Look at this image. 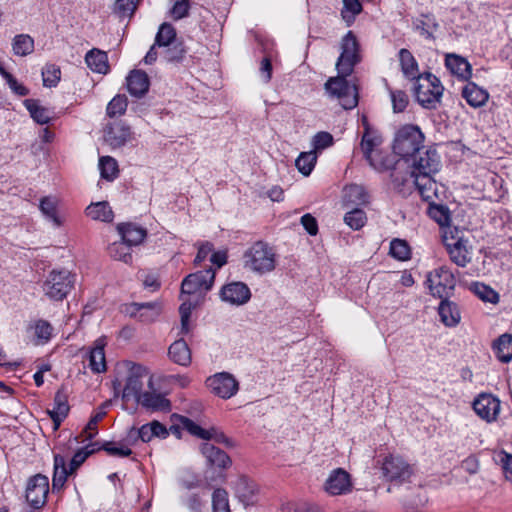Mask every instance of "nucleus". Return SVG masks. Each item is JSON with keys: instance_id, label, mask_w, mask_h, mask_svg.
Masks as SVG:
<instances>
[{"instance_id": "72a5a7b5", "label": "nucleus", "mask_w": 512, "mask_h": 512, "mask_svg": "<svg viewBox=\"0 0 512 512\" xmlns=\"http://www.w3.org/2000/svg\"><path fill=\"white\" fill-rule=\"evenodd\" d=\"M462 96L470 106L475 108L483 106L489 98L488 92L473 82L465 85Z\"/></svg>"}, {"instance_id": "a18cd8bd", "label": "nucleus", "mask_w": 512, "mask_h": 512, "mask_svg": "<svg viewBox=\"0 0 512 512\" xmlns=\"http://www.w3.org/2000/svg\"><path fill=\"white\" fill-rule=\"evenodd\" d=\"M30 329L33 330L35 344L37 345L47 343L53 332L51 324L43 319L35 321L34 324L30 326Z\"/></svg>"}, {"instance_id": "37998d69", "label": "nucleus", "mask_w": 512, "mask_h": 512, "mask_svg": "<svg viewBox=\"0 0 512 512\" xmlns=\"http://www.w3.org/2000/svg\"><path fill=\"white\" fill-rule=\"evenodd\" d=\"M12 49L17 56H27L34 51V39L28 34H18L13 38Z\"/></svg>"}, {"instance_id": "f3484780", "label": "nucleus", "mask_w": 512, "mask_h": 512, "mask_svg": "<svg viewBox=\"0 0 512 512\" xmlns=\"http://www.w3.org/2000/svg\"><path fill=\"white\" fill-rule=\"evenodd\" d=\"M352 490L351 475L343 468L333 469L324 483V491L330 496L346 495Z\"/></svg>"}, {"instance_id": "393cba45", "label": "nucleus", "mask_w": 512, "mask_h": 512, "mask_svg": "<svg viewBox=\"0 0 512 512\" xmlns=\"http://www.w3.org/2000/svg\"><path fill=\"white\" fill-rule=\"evenodd\" d=\"M70 407L68 404V397L62 390H58L54 396V405L52 409L47 410L51 417L54 429L57 430L63 420L68 416Z\"/></svg>"}, {"instance_id": "864d4df0", "label": "nucleus", "mask_w": 512, "mask_h": 512, "mask_svg": "<svg viewBox=\"0 0 512 512\" xmlns=\"http://www.w3.org/2000/svg\"><path fill=\"white\" fill-rule=\"evenodd\" d=\"M367 221L366 213L359 208H354L344 216V222L353 230H359Z\"/></svg>"}, {"instance_id": "bb28decb", "label": "nucleus", "mask_w": 512, "mask_h": 512, "mask_svg": "<svg viewBox=\"0 0 512 512\" xmlns=\"http://www.w3.org/2000/svg\"><path fill=\"white\" fill-rule=\"evenodd\" d=\"M126 81L129 93L136 98L144 96L149 89V78L143 71L134 70L130 72Z\"/></svg>"}, {"instance_id": "de8ad7c7", "label": "nucleus", "mask_w": 512, "mask_h": 512, "mask_svg": "<svg viewBox=\"0 0 512 512\" xmlns=\"http://www.w3.org/2000/svg\"><path fill=\"white\" fill-rule=\"evenodd\" d=\"M342 2L341 17L347 26H351L356 16L363 10L362 4L359 0H342Z\"/></svg>"}, {"instance_id": "c9c22d12", "label": "nucleus", "mask_w": 512, "mask_h": 512, "mask_svg": "<svg viewBox=\"0 0 512 512\" xmlns=\"http://www.w3.org/2000/svg\"><path fill=\"white\" fill-rule=\"evenodd\" d=\"M399 62L401 66V71L404 76L411 80L418 79L419 76V68L418 63L412 53L405 48L400 49L399 53Z\"/></svg>"}, {"instance_id": "dca6fc26", "label": "nucleus", "mask_w": 512, "mask_h": 512, "mask_svg": "<svg viewBox=\"0 0 512 512\" xmlns=\"http://www.w3.org/2000/svg\"><path fill=\"white\" fill-rule=\"evenodd\" d=\"M472 406L477 416L487 423H493L499 416L501 402L493 394L481 393L474 399Z\"/></svg>"}, {"instance_id": "e433bc0d", "label": "nucleus", "mask_w": 512, "mask_h": 512, "mask_svg": "<svg viewBox=\"0 0 512 512\" xmlns=\"http://www.w3.org/2000/svg\"><path fill=\"white\" fill-rule=\"evenodd\" d=\"M497 359L502 363L512 361V334H502L494 342L492 346Z\"/></svg>"}, {"instance_id": "2f4dec72", "label": "nucleus", "mask_w": 512, "mask_h": 512, "mask_svg": "<svg viewBox=\"0 0 512 512\" xmlns=\"http://www.w3.org/2000/svg\"><path fill=\"white\" fill-rule=\"evenodd\" d=\"M169 358L176 364L188 366L191 363V351L183 339L174 341L168 349Z\"/></svg>"}, {"instance_id": "09e8293b", "label": "nucleus", "mask_w": 512, "mask_h": 512, "mask_svg": "<svg viewBox=\"0 0 512 512\" xmlns=\"http://www.w3.org/2000/svg\"><path fill=\"white\" fill-rule=\"evenodd\" d=\"M99 170L101 177L107 181H113L119 173L117 161L111 156L100 157Z\"/></svg>"}, {"instance_id": "bf43d9fd", "label": "nucleus", "mask_w": 512, "mask_h": 512, "mask_svg": "<svg viewBox=\"0 0 512 512\" xmlns=\"http://www.w3.org/2000/svg\"><path fill=\"white\" fill-rule=\"evenodd\" d=\"M182 304L179 307V313L181 318V333L187 334L190 331L189 320L192 309L195 304L189 299H182Z\"/></svg>"}, {"instance_id": "f704fd0d", "label": "nucleus", "mask_w": 512, "mask_h": 512, "mask_svg": "<svg viewBox=\"0 0 512 512\" xmlns=\"http://www.w3.org/2000/svg\"><path fill=\"white\" fill-rule=\"evenodd\" d=\"M343 201L345 205H366L369 203V194L366 189L358 184H351L343 190Z\"/></svg>"}, {"instance_id": "0e129e2a", "label": "nucleus", "mask_w": 512, "mask_h": 512, "mask_svg": "<svg viewBox=\"0 0 512 512\" xmlns=\"http://www.w3.org/2000/svg\"><path fill=\"white\" fill-rule=\"evenodd\" d=\"M393 111L395 113L403 112L409 102L407 94L402 90H390Z\"/></svg>"}, {"instance_id": "e2e57ef3", "label": "nucleus", "mask_w": 512, "mask_h": 512, "mask_svg": "<svg viewBox=\"0 0 512 512\" xmlns=\"http://www.w3.org/2000/svg\"><path fill=\"white\" fill-rule=\"evenodd\" d=\"M166 49L164 51V57L169 62H179L183 59L186 50L182 43L175 42L170 46H164Z\"/></svg>"}, {"instance_id": "3c124183", "label": "nucleus", "mask_w": 512, "mask_h": 512, "mask_svg": "<svg viewBox=\"0 0 512 512\" xmlns=\"http://www.w3.org/2000/svg\"><path fill=\"white\" fill-rule=\"evenodd\" d=\"M317 154L315 151L302 152L295 161V165L300 173L309 176L315 167Z\"/></svg>"}, {"instance_id": "4c0bfd02", "label": "nucleus", "mask_w": 512, "mask_h": 512, "mask_svg": "<svg viewBox=\"0 0 512 512\" xmlns=\"http://www.w3.org/2000/svg\"><path fill=\"white\" fill-rule=\"evenodd\" d=\"M86 215L93 220L102 222H112L114 213L109 203L106 201L91 203L85 210Z\"/></svg>"}, {"instance_id": "2eb2a0df", "label": "nucleus", "mask_w": 512, "mask_h": 512, "mask_svg": "<svg viewBox=\"0 0 512 512\" xmlns=\"http://www.w3.org/2000/svg\"><path fill=\"white\" fill-rule=\"evenodd\" d=\"M382 473L390 482L403 483L410 479L412 468L402 457L389 455L383 461Z\"/></svg>"}, {"instance_id": "6e6552de", "label": "nucleus", "mask_w": 512, "mask_h": 512, "mask_svg": "<svg viewBox=\"0 0 512 512\" xmlns=\"http://www.w3.org/2000/svg\"><path fill=\"white\" fill-rule=\"evenodd\" d=\"M94 450L77 451L72 457L69 467L66 466V459L64 456L60 454L54 455V465H53V477H52V489L61 490L66 481L67 477L76 471L80 465L86 460V458L93 452Z\"/></svg>"}, {"instance_id": "6ab92c4d", "label": "nucleus", "mask_w": 512, "mask_h": 512, "mask_svg": "<svg viewBox=\"0 0 512 512\" xmlns=\"http://www.w3.org/2000/svg\"><path fill=\"white\" fill-rule=\"evenodd\" d=\"M168 434L166 427L158 421H152L144 424L139 429L132 427L127 433L128 442L133 445H135L138 440H141L142 442H149L154 437L164 439Z\"/></svg>"}, {"instance_id": "c85d7f7f", "label": "nucleus", "mask_w": 512, "mask_h": 512, "mask_svg": "<svg viewBox=\"0 0 512 512\" xmlns=\"http://www.w3.org/2000/svg\"><path fill=\"white\" fill-rule=\"evenodd\" d=\"M201 451L209 465L223 469L231 466L232 461L230 457L224 451L215 447L214 445L210 443H204L201 446Z\"/></svg>"}, {"instance_id": "412c9836", "label": "nucleus", "mask_w": 512, "mask_h": 512, "mask_svg": "<svg viewBox=\"0 0 512 512\" xmlns=\"http://www.w3.org/2000/svg\"><path fill=\"white\" fill-rule=\"evenodd\" d=\"M105 141L112 148H120L133 139V132L124 122H115L105 130Z\"/></svg>"}, {"instance_id": "338daca9", "label": "nucleus", "mask_w": 512, "mask_h": 512, "mask_svg": "<svg viewBox=\"0 0 512 512\" xmlns=\"http://www.w3.org/2000/svg\"><path fill=\"white\" fill-rule=\"evenodd\" d=\"M182 427L187 430L191 435H194L200 439H206V435L208 434L207 429H203L198 424H196L194 421L187 417H181L180 420Z\"/></svg>"}, {"instance_id": "473e14b6", "label": "nucleus", "mask_w": 512, "mask_h": 512, "mask_svg": "<svg viewBox=\"0 0 512 512\" xmlns=\"http://www.w3.org/2000/svg\"><path fill=\"white\" fill-rule=\"evenodd\" d=\"M438 314L440 316L441 322L448 327L456 326L461 319L460 311L457 305L448 300L443 299L438 307Z\"/></svg>"}, {"instance_id": "8fccbe9b", "label": "nucleus", "mask_w": 512, "mask_h": 512, "mask_svg": "<svg viewBox=\"0 0 512 512\" xmlns=\"http://www.w3.org/2000/svg\"><path fill=\"white\" fill-rule=\"evenodd\" d=\"M176 42L175 28L169 23H163L155 37V45L158 47L170 46Z\"/></svg>"}, {"instance_id": "20e7f679", "label": "nucleus", "mask_w": 512, "mask_h": 512, "mask_svg": "<svg viewBox=\"0 0 512 512\" xmlns=\"http://www.w3.org/2000/svg\"><path fill=\"white\" fill-rule=\"evenodd\" d=\"M444 87L440 80L430 72L416 79L415 96L418 103L426 109H435L440 103Z\"/></svg>"}, {"instance_id": "052dcab7", "label": "nucleus", "mask_w": 512, "mask_h": 512, "mask_svg": "<svg viewBox=\"0 0 512 512\" xmlns=\"http://www.w3.org/2000/svg\"><path fill=\"white\" fill-rule=\"evenodd\" d=\"M42 77L45 87H55L60 81V68L53 64L46 65L42 70Z\"/></svg>"}, {"instance_id": "69168bd1", "label": "nucleus", "mask_w": 512, "mask_h": 512, "mask_svg": "<svg viewBox=\"0 0 512 512\" xmlns=\"http://www.w3.org/2000/svg\"><path fill=\"white\" fill-rule=\"evenodd\" d=\"M332 144H333V137L328 132H324V131L318 132L312 138V145L314 148L313 151H315V152L317 150L326 149V148L330 147Z\"/></svg>"}, {"instance_id": "79ce46f5", "label": "nucleus", "mask_w": 512, "mask_h": 512, "mask_svg": "<svg viewBox=\"0 0 512 512\" xmlns=\"http://www.w3.org/2000/svg\"><path fill=\"white\" fill-rule=\"evenodd\" d=\"M39 208L43 215L53 222L55 227H60L62 221L57 215V199L55 197L47 196L41 199Z\"/></svg>"}, {"instance_id": "c756f323", "label": "nucleus", "mask_w": 512, "mask_h": 512, "mask_svg": "<svg viewBox=\"0 0 512 512\" xmlns=\"http://www.w3.org/2000/svg\"><path fill=\"white\" fill-rule=\"evenodd\" d=\"M445 66L453 75L463 80L471 77V65L465 58L457 54H447Z\"/></svg>"}, {"instance_id": "39448f33", "label": "nucleus", "mask_w": 512, "mask_h": 512, "mask_svg": "<svg viewBox=\"0 0 512 512\" xmlns=\"http://www.w3.org/2000/svg\"><path fill=\"white\" fill-rule=\"evenodd\" d=\"M340 55L336 62V69L343 76H350L354 67L361 61L360 47L355 34L348 31L340 43Z\"/></svg>"}, {"instance_id": "b1692460", "label": "nucleus", "mask_w": 512, "mask_h": 512, "mask_svg": "<svg viewBox=\"0 0 512 512\" xmlns=\"http://www.w3.org/2000/svg\"><path fill=\"white\" fill-rule=\"evenodd\" d=\"M435 174L428 175H411L413 183L418 190L420 196L425 201H433L438 197V185L434 179Z\"/></svg>"}, {"instance_id": "9d476101", "label": "nucleus", "mask_w": 512, "mask_h": 512, "mask_svg": "<svg viewBox=\"0 0 512 512\" xmlns=\"http://www.w3.org/2000/svg\"><path fill=\"white\" fill-rule=\"evenodd\" d=\"M214 279L215 270L212 268L189 274L182 281L181 295L201 296L212 288Z\"/></svg>"}, {"instance_id": "4468645a", "label": "nucleus", "mask_w": 512, "mask_h": 512, "mask_svg": "<svg viewBox=\"0 0 512 512\" xmlns=\"http://www.w3.org/2000/svg\"><path fill=\"white\" fill-rule=\"evenodd\" d=\"M206 386L214 395L222 399H230L239 390L236 378L228 372H219L206 379Z\"/></svg>"}, {"instance_id": "ea45409f", "label": "nucleus", "mask_w": 512, "mask_h": 512, "mask_svg": "<svg viewBox=\"0 0 512 512\" xmlns=\"http://www.w3.org/2000/svg\"><path fill=\"white\" fill-rule=\"evenodd\" d=\"M131 446L133 444H129L128 442V435L120 442H113V441H107L104 442L101 446V449H103L107 454L111 456H117V457H128L132 454Z\"/></svg>"}, {"instance_id": "680f3d73", "label": "nucleus", "mask_w": 512, "mask_h": 512, "mask_svg": "<svg viewBox=\"0 0 512 512\" xmlns=\"http://www.w3.org/2000/svg\"><path fill=\"white\" fill-rule=\"evenodd\" d=\"M429 216L440 226H446L450 221L448 209L443 205H433L429 208Z\"/></svg>"}, {"instance_id": "a878e982", "label": "nucleus", "mask_w": 512, "mask_h": 512, "mask_svg": "<svg viewBox=\"0 0 512 512\" xmlns=\"http://www.w3.org/2000/svg\"><path fill=\"white\" fill-rule=\"evenodd\" d=\"M106 339H96L89 351V367L94 373H103L107 370L105 351Z\"/></svg>"}, {"instance_id": "9b49d317", "label": "nucleus", "mask_w": 512, "mask_h": 512, "mask_svg": "<svg viewBox=\"0 0 512 512\" xmlns=\"http://www.w3.org/2000/svg\"><path fill=\"white\" fill-rule=\"evenodd\" d=\"M426 282L431 294L439 298L448 296L456 285L453 273L446 266H441L429 272Z\"/></svg>"}, {"instance_id": "aec40b11", "label": "nucleus", "mask_w": 512, "mask_h": 512, "mask_svg": "<svg viewBox=\"0 0 512 512\" xmlns=\"http://www.w3.org/2000/svg\"><path fill=\"white\" fill-rule=\"evenodd\" d=\"M250 297V289L243 282L228 283L220 290L221 300L231 305H243L250 300Z\"/></svg>"}, {"instance_id": "5701e85b", "label": "nucleus", "mask_w": 512, "mask_h": 512, "mask_svg": "<svg viewBox=\"0 0 512 512\" xmlns=\"http://www.w3.org/2000/svg\"><path fill=\"white\" fill-rule=\"evenodd\" d=\"M236 497L245 506L253 505L256 502L258 488L254 481L241 476L233 484Z\"/></svg>"}, {"instance_id": "f257e3e1", "label": "nucleus", "mask_w": 512, "mask_h": 512, "mask_svg": "<svg viewBox=\"0 0 512 512\" xmlns=\"http://www.w3.org/2000/svg\"><path fill=\"white\" fill-rule=\"evenodd\" d=\"M424 135L415 125H405L396 134L393 151L410 162L423 150Z\"/></svg>"}, {"instance_id": "58836bf2", "label": "nucleus", "mask_w": 512, "mask_h": 512, "mask_svg": "<svg viewBox=\"0 0 512 512\" xmlns=\"http://www.w3.org/2000/svg\"><path fill=\"white\" fill-rule=\"evenodd\" d=\"M439 25L432 14H422L414 21V28L425 39L434 40V32Z\"/></svg>"}, {"instance_id": "f8f14e48", "label": "nucleus", "mask_w": 512, "mask_h": 512, "mask_svg": "<svg viewBox=\"0 0 512 512\" xmlns=\"http://www.w3.org/2000/svg\"><path fill=\"white\" fill-rule=\"evenodd\" d=\"M381 143V137L366 126L361 140V149L370 166L378 171H383L390 167V163L384 160L380 153L375 150Z\"/></svg>"}, {"instance_id": "6e6d98bb", "label": "nucleus", "mask_w": 512, "mask_h": 512, "mask_svg": "<svg viewBox=\"0 0 512 512\" xmlns=\"http://www.w3.org/2000/svg\"><path fill=\"white\" fill-rule=\"evenodd\" d=\"M213 512H230L228 493L225 489L217 488L212 494Z\"/></svg>"}, {"instance_id": "7c9ffc66", "label": "nucleus", "mask_w": 512, "mask_h": 512, "mask_svg": "<svg viewBox=\"0 0 512 512\" xmlns=\"http://www.w3.org/2000/svg\"><path fill=\"white\" fill-rule=\"evenodd\" d=\"M85 62L87 66L95 73L107 74L109 72L107 53L93 48L86 53Z\"/></svg>"}, {"instance_id": "7ed1b4c3", "label": "nucleus", "mask_w": 512, "mask_h": 512, "mask_svg": "<svg viewBox=\"0 0 512 512\" xmlns=\"http://www.w3.org/2000/svg\"><path fill=\"white\" fill-rule=\"evenodd\" d=\"M243 259L245 268L259 274L271 272L275 268V253L263 241H257L249 247L244 253Z\"/></svg>"}, {"instance_id": "774afa93", "label": "nucleus", "mask_w": 512, "mask_h": 512, "mask_svg": "<svg viewBox=\"0 0 512 512\" xmlns=\"http://www.w3.org/2000/svg\"><path fill=\"white\" fill-rule=\"evenodd\" d=\"M183 505L189 510V512H202L203 501L197 494H189L187 497L182 499Z\"/></svg>"}, {"instance_id": "0eeeda50", "label": "nucleus", "mask_w": 512, "mask_h": 512, "mask_svg": "<svg viewBox=\"0 0 512 512\" xmlns=\"http://www.w3.org/2000/svg\"><path fill=\"white\" fill-rule=\"evenodd\" d=\"M347 77L338 73L337 77H331L325 83V89L331 97L338 99L344 109L350 110L358 104V93L356 87L347 81Z\"/></svg>"}, {"instance_id": "423d86ee", "label": "nucleus", "mask_w": 512, "mask_h": 512, "mask_svg": "<svg viewBox=\"0 0 512 512\" xmlns=\"http://www.w3.org/2000/svg\"><path fill=\"white\" fill-rule=\"evenodd\" d=\"M74 276L66 269L52 270L43 283L44 294L53 301H62L71 291Z\"/></svg>"}, {"instance_id": "5fc2aeb1", "label": "nucleus", "mask_w": 512, "mask_h": 512, "mask_svg": "<svg viewBox=\"0 0 512 512\" xmlns=\"http://www.w3.org/2000/svg\"><path fill=\"white\" fill-rule=\"evenodd\" d=\"M410 247L408 243L401 239H393L390 243V255L400 261L410 258Z\"/></svg>"}, {"instance_id": "f03ea898", "label": "nucleus", "mask_w": 512, "mask_h": 512, "mask_svg": "<svg viewBox=\"0 0 512 512\" xmlns=\"http://www.w3.org/2000/svg\"><path fill=\"white\" fill-rule=\"evenodd\" d=\"M145 381L150 389H153V375L150 370L138 363H127V375L123 387L122 398L125 401L137 400L144 392Z\"/></svg>"}, {"instance_id": "ddd939ff", "label": "nucleus", "mask_w": 512, "mask_h": 512, "mask_svg": "<svg viewBox=\"0 0 512 512\" xmlns=\"http://www.w3.org/2000/svg\"><path fill=\"white\" fill-rule=\"evenodd\" d=\"M410 175L436 174L441 167V159L435 148L423 149L410 161Z\"/></svg>"}, {"instance_id": "1a4fd4ad", "label": "nucleus", "mask_w": 512, "mask_h": 512, "mask_svg": "<svg viewBox=\"0 0 512 512\" xmlns=\"http://www.w3.org/2000/svg\"><path fill=\"white\" fill-rule=\"evenodd\" d=\"M455 233L458 234L457 229H455ZM443 243L451 261L457 266L465 267L471 261L470 251L467 247L468 241L461 236L454 235L452 229L444 231Z\"/></svg>"}, {"instance_id": "603ef678", "label": "nucleus", "mask_w": 512, "mask_h": 512, "mask_svg": "<svg viewBox=\"0 0 512 512\" xmlns=\"http://www.w3.org/2000/svg\"><path fill=\"white\" fill-rule=\"evenodd\" d=\"M140 0H114L112 12L119 17H131Z\"/></svg>"}, {"instance_id": "4be33fe9", "label": "nucleus", "mask_w": 512, "mask_h": 512, "mask_svg": "<svg viewBox=\"0 0 512 512\" xmlns=\"http://www.w3.org/2000/svg\"><path fill=\"white\" fill-rule=\"evenodd\" d=\"M136 402L151 412H170L171 410L170 400L154 390L144 392Z\"/></svg>"}, {"instance_id": "cd10ccee", "label": "nucleus", "mask_w": 512, "mask_h": 512, "mask_svg": "<svg viewBox=\"0 0 512 512\" xmlns=\"http://www.w3.org/2000/svg\"><path fill=\"white\" fill-rule=\"evenodd\" d=\"M118 231L121 235V241L129 246H138L146 238L147 232L144 228L132 223L118 225Z\"/></svg>"}, {"instance_id": "a19ab883", "label": "nucleus", "mask_w": 512, "mask_h": 512, "mask_svg": "<svg viewBox=\"0 0 512 512\" xmlns=\"http://www.w3.org/2000/svg\"><path fill=\"white\" fill-rule=\"evenodd\" d=\"M162 312V304L159 301L140 303L139 321L143 323L154 322Z\"/></svg>"}, {"instance_id": "13d9d810", "label": "nucleus", "mask_w": 512, "mask_h": 512, "mask_svg": "<svg viewBox=\"0 0 512 512\" xmlns=\"http://www.w3.org/2000/svg\"><path fill=\"white\" fill-rule=\"evenodd\" d=\"M475 294L483 301L496 304L499 302V294L490 286L483 283H474Z\"/></svg>"}, {"instance_id": "a211bd4d", "label": "nucleus", "mask_w": 512, "mask_h": 512, "mask_svg": "<svg viewBox=\"0 0 512 512\" xmlns=\"http://www.w3.org/2000/svg\"><path fill=\"white\" fill-rule=\"evenodd\" d=\"M48 492V478L44 475L37 474L28 481L26 500L32 508L39 509L46 503Z\"/></svg>"}, {"instance_id": "49530a36", "label": "nucleus", "mask_w": 512, "mask_h": 512, "mask_svg": "<svg viewBox=\"0 0 512 512\" xmlns=\"http://www.w3.org/2000/svg\"><path fill=\"white\" fill-rule=\"evenodd\" d=\"M24 104L35 122L41 125L49 123L51 116L47 108L40 106L38 102L33 99L25 100Z\"/></svg>"}, {"instance_id": "4d7b16f0", "label": "nucleus", "mask_w": 512, "mask_h": 512, "mask_svg": "<svg viewBox=\"0 0 512 512\" xmlns=\"http://www.w3.org/2000/svg\"><path fill=\"white\" fill-rule=\"evenodd\" d=\"M127 98L125 95H116L108 103L106 112L109 117L123 115L127 109Z\"/></svg>"}, {"instance_id": "c03bdc74", "label": "nucleus", "mask_w": 512, "mask_h": 512, "mask_svg": "<svg viewBox=\"0 0 512 512\" xmlns=\"http://www.w3.org/2000/svg\"><path fill=\"white\" fill-rule=\"evenodd\" d=\"M108 253L114 260L122 261L125 264L132 263L131 246L122 241H117L109 245Z\"/></svg>"}]
</instances>
